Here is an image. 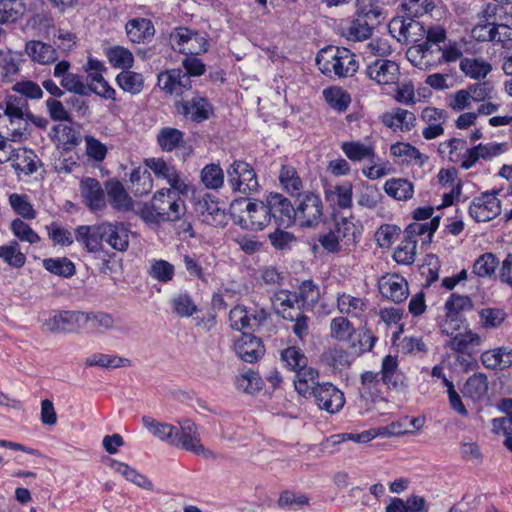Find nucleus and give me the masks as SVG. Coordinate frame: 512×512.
Here are the masks:
<instances>
[{
  "label": "nucleus",
  "mask_w": 512,
  "mask_h": 512,
  "mask_svg": "<svg viewBox=\"0 0 512 512\" xmlns=\"http://www.w3.org/2000/svg\"><path fill=\"white\" fill-rule=\"evenodd\" d=\"M488 389L487 376L484 373H475L467 379L462 393L474 402H481L487 399Z\"/></svg>",
  "instance_id": "4be33fe9"
},
{
  "label": "nucleus",
  "mask_w": 512,
  "mask_h": 512,
  "mask_svg": "<svg viewBox=\"0 0 512 512\" xmlns=\"http://www.w3.org/2000/svg\"><path fill=\"white\" fill-rule=\"evenodd\" d=\"M132 190L136 196H144L153 189V179L147 169L138 167L130 174Z\"/></svg>",
  "instance_id": "4c0bfd02"
},
{
  "label": "nucleus",
  "mask_w": 512,
  "mask_h": 512,
  "mask_svg": "<svg viewBox=\"0 0 512 512\" xmlns=\"http://www.w3.org/2000/svg\"><path fill=\"white\" fill-rule=\"evenodd\" d=\"M118 86L132 95L139 94L144 86V79L140 73L134 71H122L116 77Z\"/></svg>",
  "instance_id": "c03bdc74"
},
{
  "label": "nucleus",
  "mask_w": 512,
  "mask_h": 512,
  "mask_svg": "<svg viewBox=\"0 0 512 512\" xmlns=\"http://www.w3.org/2000/svg\"><path fill=\"white\" fill-rule=\"evenodd\" d=\"M5 115L9 117L11 124H17L21 128V124H25L24 116H29L27 112V103L23 99L10 100L6 104Z\"/></svg>",
  "instance_id": "680f3d73"
},
{
  "label": "nucleus",
  "mask_w": 512,
  "mask_h": 512,
  "mask_svg": "<svg viewBox=\"0 0 512 512\" xmlns=\"http://www.w3.org/2000/svg\"><path fill=\"white\" fill-rule=\"evenodd\" d=\"M386 285L389 287V296L386 295V298H390L395 303H401L407 299L408 283L403 277L396 274L386 276Z\"/></svg>",
  "instance_id": "de8ad7c7"
},
{
  "label": "nucleus",
  "mask_w": 512,
  "mask_h": 512,
  "mask_svg": "<svg viewBox=\"0 0 512 512\" xmlns=\"http://www.w3.org/2000/svg\"><path fill=\"white\" fill-rule=\"evenodd\" d=\"M238 357L247 363H254L264 355V348L259 338L250 333H243L234 344Z\"/></svg>",
  "instance_id": "f3484780"
},
{
  "label": "nucleus",
  "mask_w": 512,
  "mask_h": 512,
  "mask_svg": "<svg viewBox=\"0 0 512 512\" xmlns=\"http://www.w3.org/2000/svg\"><path fill=\"white\" fill-rule=\"evenodd\" d=\"M501 213L500 200L494 193H483L474 198L469 206V215L476 222H488Z\"/></svg>",
  "instance_id": "1a4fd4ad"
},
{
  "label": "nucleus",
  "mask_w": 512,
  "mask_h": 512,
  "mask_svg": "<svg viewBox=\"0 0 512 512\" xmlns=\"http://www.w3.org/2000/svg\"><path fill=\"white\" fill-rule=\"evenodd\" d=\"M84 323H90L96 332L112 330L115 326L114 318L105 312H82L81 325Z\"/></svg>",
  "instance_id": "79ce46f5"
},
{
  "label": "nucleus",
  "mask_w": 512,
  "mask_h": 512,
  "mask_svg": "<svg viewBox=\"0 0 512 512\" xmlns=\"http://www.w3.org/2000/svg\"><path fill=\"white\" fill-rule=\"evenodd\" d=\"M362 388L364 395L371 397L372 401L382 400L381 392L384 385V359L381 361L380 372L367 371L362 374Z\"/></svg>",
  "instance_id": "393cba45"
},
{
  "label": "nucleus",
  "mask_w": 512,
  "mask_h": 512,
  "mask_svg": "<svg viewBox=\"0 0 512 512\" xmlns=\"http://www.w3.org/2000/svg\"><path fill=\"white\" fill-rule=\"evenodd\" d=\"M130 231L122 223L105 222L104 242L111 248L124 252L129 246Z\"/></svg>",
  "instance_id": "aec40b11"
},
{
  "label": "nucleus",
  "mask_w": 512,
  "mask_h": 512,
  "mask_svg": "<svg viewBox=\"0 0 512 512\" xmlns=\"http://www.w3.org/2000/svg\"><path fill=\"white\" fill-rule=\"evenodd\" d=\"M173 311L180 317H190L197 311V306L187 293H179L171 300Z\"/></svg>",
  "instance_id": "774afa93"
},
{
  "label": "nucleus",
  "mask_w": 512,
  "mask_h": 512,
  "mask_svg": "<svg viewBox=\"0 0 512 512\" xmlns=\"http://www.w3.org/2000/svg\"><path fill=\"white\" fill-rule=\"evenodd\" d=\"M175 269L174 266L166 260H152L149 270V275L159 282L167 283L174 277Z\"/></svg>",
  "instance_id": "052dcab7"
},
{
  "label": "nucleus",
  "mask_w": 512,
  "mask_h": 512,
  "mask_svg": "<svg viewBox=\"0 0 512 512\" xmlns=\"http://www.w3.org/2000/svg\"><path fill=\"white\" fill-rule=\"evenodd\" d=\"M80 194L91 211H100L106 207L105 192L97 179L91 177L82 179Z\"/></svg>",
  "instance_id": "2eb2a0df"
},
{
  "label": "nucleus",
  "mask_w": 512,
  "mask_h": 512,
  "mask_svg": "<svg viewBox=\"0 0 512 512\" xmlns=\"http://www.w3.org/2000/svg\"><path fill=\"white\" fill-rule=\"evenodd\" d=\"M25 52L33 61L43 65L53 63L58 58L57 51L53 46L37 40L28 41L25 45Z\"/></svg>",
  "instance_id": "b1692460"
},
{
  "label": "nucleus",
  "mask_w": 512,
  "mask_h": 512,
  "mask_svg": "<svg viewBox=\"0 0 512 512\" xmlns=\"http://www.w3.org/2000/svg\"><path fill=\"white\" fill-rule=\"evenodd\" d=\"M500 262L493 253H484L480 255L474 262L473 273L479 277L492 276Z\"/></svg>",
  "instance_id": "8fccbe9b"
},
{
  "label": "nucleus",
  "mask_w": 512,
  "mask_h": 512,
  "mask_svg": "<svg viewBox=\"0 0 512 512\" xmlns=\"http://www.w3.org/2000/svg\"><path fill=\"white\" fill-rule=\"evenodd\" d=\"M105 235V222L97 225H81L75 229V239L90 253L102 250Z\"/></svg>",
  "instance_id": "4468645a"
},
{
  "label": "nucleus",
  "mask_w": 512,
  "mask_h": 512,
  "mask_svg": "<svg viewBox=\"0 0 512 512\" xmlns=\"http://www.w3.org/2000/svg\"><path fill=\"white\" fill-rule=\"evenodd\" d=\"M323 95L330 107L340 112L345 111L351 102L350 95L341 88L325 89Z\"/></svg>",
  "instance_id": "bf43d9fd"
},
{
  "label": "nucleus",
  "mask_w": 512,
  "mask_h": 512,
  "mask_svg": "<svg viewBox=\"0 0 512 512\" xmlns=\"http://www.w3.org/2000/svg\"><path fill=\"white\" fill-rule=\"evenodd\" d=\"M9 203L13 210L24 219L36 218V211L26 194L13 193L9 196Z\"/></svg>",
  "instance_id": "603ef678"
},
{
  "label": "nucleus",
  "mask_w": 512,
  "mask_h": 512,
  "mask_svg": "<svg viewBox=\"0 0 512 512\" xmlns=\"http://www.w3.org/2000/svg\"><path fill=\"white\" fill-rule=\"evenodd\" d=\"M386 94L401 104L412 105L415 103L414 85L411 81L397 82L388 85Z\"/></svg>",
  "instance_id": "c9c22d12"
},
{
  "label": "nucleus",
  "mask_w": 512,
  "mask_h": 512,
  "mask_svg": "<svg viewBox=\"0 0 512 512\" xmlns=\"http://www.w3.org/2000/svg\"><path fill=\"white\" fill-rule=\"evenodd\" d=\"M179 425V428L176 427L173 446L180 447L196 455H203L206 458L214 457L213 453L206 450L201 444L197 427L192 421L185 419L179 422Z\"/></svg>",
  "instance_id": "423d86ee"
},
{
  "label": "nucleus",
  "mask_w": 512,
  "mask_h": 512,
  "mask_svg": "<svg viewBox=\"0 0 512 512\" xmlns=\"http://www.w3.org/2000/svg\"><path fill=\"white\" fill-rule=\"evenodd\" d=\"M294 387L299 395L308 397L314 394L318 385L319 373L312 367H305L295 372Z\"/></svg>",
  "instance_id": "5701e85b"
},
{
  "label": "nucleus",
  "mask_w": 512,
  "mask_h": 512,
  "mask_svg": "<svg viewBox=\"0 0 512 512\" xmlns=\"http://www.w3.org/2000/svg\"><path fill=\"white\" fill-rule=\"evenodd\" d=\"M201 181L209 189H219L224 183V172L218 164H208L201 171Z\"/></svg>",
  "instance_id": "3c124183"
},
{
  "label": "nucleus",
  "mask_w": 512,
  "mask_h": 512,
  "mask_svg": "<svg viewBox=\"0 0 512 512\" xmlns=\"http://www.w3.org/2000/svg\"><path fill=\"white\" fill-rule=\"evenodd\" d=\"M26 11L23 0H0V23H13Z\"/></svg>",
  "instance_id": "58836bf2"
},
{
  "label": "nucleus",
  "mask_w": 512,
  "mask_h": 512,
  "mask_svg": "<svg viewBox=\"0 0 512 512\" xmlns=\"http://www.w3.org/2000/svg\"><path fill=\"white\" fill-rule=\"evenodd\" d=\"M126 33L133 43H144L150 40L154 33V25L151 20L146 18H134L127 22Z\"/></svg>",
  "instance_id": "412c9836"
},
{
  "label": "nucleus",
  "mask_w": 512,
  "mask_h": 512,
  "mask_svg": "<svg viewBox=\"0 0 512 512\" xmlns=\"http://www.w3.org/2000/svg\"><path fill=\"white\" fill-rule=\"evenodd\" d=\"M250 319V312L244 306H235L229 312L230 327L234 330H252Z\"/></svg>",
  "instance_id": "338daca9"
},
{
  "label": "nucleus",
  "mask_w": 512,
  "mask_h": 512,
  "mask_svg": "<svg viewBox=\"0 0 512 512\" xmlns=\"http://www.w3.org/2000/svg\"><path fill=\"white\" fill-rule=\"evenodd\" d=\"M323 216V203L318 194H300L295 204V220L302 227L317 226Z\"/></svg>",
  "instance_id": "39448f33"
},
{
  "label": "nucleus",
  "mask_w": 512,
  "mask_h": 512,
  "mask_svg": "<svg viewBox=\"0 0 512 512\" xmlns=\"http://www.w3.org/2000/svg\"><path fill=\"white\" fill-rule=\"evenodd\" d=\"M316 404L328 413H336L344 406L343 393L331 383L318 385L313 394Z\"/></svg>",
  "instance_id": "ddd939ff"
},
{
  "label": "nucleus",
  "mask_w": 512,
  "mask_h": 512,
  "mask_svg": "<svg viewBox=\"0 0 512 512\" xmlns=\"http://www.w3.org/2000/svg\"><path fill=\"white\" fill-rule=\"evenodd\" d=\"M261 378L252 370H249L236 377L235 386L237 390L245 393H255L261 389Z\"/></svg>",
  "instance_id": "69168bd1"
},
{
  "label": "nucleus",
  "mask_w": 512,
  "mask_h": 512,
  "mask_svg": "<svg viewBox=\"0 0 512 512\" xmlns=\"http://www.w3.org/2000/svg\"><path fill=\"white\" fill-rule=\"evenodd\" d=\"M81 311L56 312L43 321L42 329L53 334L76 333L81 328Z\"/></svg>",
  "instance_id": "0eeeda50"
},
{
  "label": "nucleus",
  "mask_w": 512,
  "mask_h": 512,
  "mask_svg": "<svg viewBox=\"0 0 512 512\" xmlns=\"http://www.w3.org/2000/svg\"><path fill=\"white\" fill-rule=\"evenodd\" d=\"M142 423L151 434L161 441L167 442L171 445L175 442L176 426L159 422L149 416H144L142 418Z\"/></svg>",
  "instance_id": "2f4dec72"
},
{
  "label": "nucleus",
  "mask_w": 512,
  "mask_h": 512,
  "mask_svg": "<svg viewBox=\"0 0 512 512\" xmlns=\"http://www.w3.org/2000/svg\"><path fill=\"white\" fill-rule=\"evenodd\" d=\"M271 302L284 319H292L293 313L296 312L294 306L299 304L297 293H291L287 290L274 293Z\"/></svg>",
  "instance_id": "c85d7f7f"
},
{
  "label": "nucleus",
  "mask_w": 512,
  "mask_h": 512,
  "mask_svg": "<svg viewBox=\"0 0 512 512\" xmlns=\"http://www.w3.org/2000/svg\"><path fill=\"white\" fill-rule=\"evenodd\" d=\"M105 70L102 63L95 59H89L86 65L87 78L89 80L88 88L100 97L107 100L116 99V91L104 79L102 72Z\"/></svg>",
  "instance_id": "9b49d317"
},
{
  "label": "nucleus",
  "mask_w": 512,
  "mask_h": 512,
  "mask_svg": "<svg viewBox=\"0 0 512 512\" xmlns=\"http://www.w3.org/2000/svg\"><path fill=\"white\" fill-rule=\"evenodd\" d=\"M0 258L15 268H21L26 262V256L20 251L17 241H11L8 245L0 246Z\"/></svg>",
  "instance_id": "5fc2aeb1"
},
{
  "label": "nucleus",
  "mask_w": 512,
  "mask_h": 512,
  "mask_svg": "<svg viewBox=\"0 0 512 512\" xmlns=\"http://www.w3.org/2000/svg\"><path fill=\"white\" fill-rule=\"evenodd\" d=\"M413 193V184L407 179L392 178L386 181V194L396 200H408Z\"/></svg>",
  "instance_id": "37998d69"
},
{
  "label": "nucleus",
  "mask_w": 512,
  "mask_h": 512,
  "mask_svg": "<svg viewBox=\"0 0 512 512\" xmlns=\"http://www.w3.org/2000/svg\"><path fill=\"white\" fill-rule=\"evenodd\" d=\"M416 244V239H408L405 236L404 240L396 248L393 259L399 264H412L416 254Z\"/></svg>",
  "instance_id": "0e129e2a"
},
{
  "label": "nucleus",
  "mask_w": 512,
  "mask_h": 512,
  "mask_svg": "<svg viewBox=\"0 0 512 512\" xmlns=\"http://www.w3.org/2000/svg\"><path fill=\"white\" fill-rule=\"evenodd\" d=\"M42 264L48 272L64 278H70L76 272L74 263L67 257L46 258Z\"/></svg>",
  "instance_id": "a19ab883"
},
{
  "label": "nucleus",
  "mask_w": 512,
  "mask_h": 512,
  "mask_svg": "<svg viewBox=\"0 0 512 512\" xmlns=\"http://www.w3.org/2000/svg\"><path fill=\"white\" fill-rule=\"evenodd\" d=\"M111 467L126 480L132 482L140 488L152 491L154 489L153 483L145 475L139 473L129 465L113 460Z\"/></svg>",
  "instance_id": "473e14b6"
},
{
  "label": "nucleus",
  "mask_w": 512,
  "mask_h": 512,
  "mask_svg": "<svg viewBox=\"0 0 512 512\" xmlns=\"http://www.w3.org/2000/svg\"><path fill=\"white\" fill-rule=\"evenodd\" d=\"M86 365L102 368H120L130 366L131 362L129 359L117 355L95 353L86 359Z\"/></svg>",
  "instance_id": "49530a36"
},
{
  "label": "nucleus",
  "mask_w": 512,
  "mask_h": 512,
  "mask_svg": "<svg viewBox=\"0 0 512 512\" xmlns=\"http://www.w3.org/2000/svg\"><path fill=\"white\" fill-rule=\"evenodd\" d=\"M180 106L182 113L196 123L207 120L213 111L208 100L199 94H195L190 100L181 102Z\"/></svg>",
  "instance_id": "a211bd4d"
},
{
  "label": "nucleus",
  "mask_w": 512,
  "mask_h": 512,
  "mask_svg": "<svg viewBox=\"0 0 512 512\" xmlns=\"http://www.w3.org/2000/svg\"><path fill=\"white\" fill-rule=\"evenodd\" d=\"M175 39H177L178 44H189L192 41H195L199 44V48L195 49L193 45L188 48L191 54H199L200 52H206L208 49V43L206 40L199 36L198 33L188 29V28H179L177 29L175 35Z\"/></svg>",
  "instance_id": "6e6d98bb"
},
{
  "label": "nucleus",
  "mask_w": 512,
  "mask_h": 512,
  "mask_svg": "<svg viewBox=\"0 0 512 512\" xmlns=\"http://www.w3.org/2000/svg\"><path fill=\"white\" fill-rule=\"evenodd\" d=\"M482 343L481 337L467 331L465 333H459L455 335L449 342V347L456 352H467L470 347L479 346Z\"/></svg>",
  "instance_id": "4d7b16f0"
},
{
  "label": "nucleus",
  "mask_w": 512,
  "mask_h": 512,
  "mask_svg": "<svg viewBox=\"0 0 512 512\" xmlns=\"http://www.w3.org/2000/svg\"><path fill=\"white\" fill-rule=\"evenodd\" d=\"M281 360L291 371H298L307 367V357L302 350L296 346L288 347L281 352Z\"/></svg>",
  "instance_id": "864d4df0"
},
{
  "label": "nucleus",
  "mask_w": 512,
  "mask_h": 512,
  "mask_svg": "<svg viewBox=\"0 0 512 512\" xmlns=\"http://www.w3.org/2000/svg\"><path fill=\"white\" fill-rule=\"evenodd\" d=\"M334 228L331 229L335 232L336 237L342 241L348 248H351L357 242V238L359 237V229L356 224L353 222L352 218L341 217L334 218Z\"/></svg>",
  "instance_id": "cd10ccee"
},
{
  "label": "nucleus",
  "mask_w": 512,
  "mask_h": 512,
  "mask_svg": "<svg viewBox=\"0 0 512 512\" xmlns=\"http://www.w3.org/2000/svg\"><path fill=\"white\" fill-rule=\"evenodd\" d=\"M145 165L148 167L157 178L166 180L171 188L186 194L188 192V185L180 177L176 168L168 164L162 158H148L145 160Z\"/></svg>",
  "instance_id": "9d476101"
},
{
  "label": "nucleus",
  "mask_w": 512,
  "mask_h": 512,
  "mask_svg": "<svg viewBox=\"0 0 512 512\" xmlns=\"http://www.w3.org/2000/svg\"><path fill=\"white\" fill-rule=\"evenodd\" d=\"M279 181L290 194H298L302 189V180L296 169L290 164H283L279 172Z\"/></svg>",
  "instance_id": "a18cd8bd"
},
{
  "label": "nucleus",
  "mask_w": 512,
  "mask_h": 512,
  "mask_svg": "<svg viewBox=\"0 0 512 512\" xmlns=\"http://www.w3.org/2000/svg\"><path fill=\"white\" fill-rule=\"evenodd\" d=\"M105 188L108 200L114 209L126 211L131 208L132 200L121 182L118 180H108L105 184Z\"/></svg>",
  "instance_id": "bb28decb"
},
{
  "label": "nucleus",
  "mask_w": 512,
  "mask_h": 512,
  "mask_svg": "<svg viewBox=\"0 0 512 512\" xmlns=\"http://www.w3.org/2000/svg\"><path fill=\"white\" fill-rule=\"evenodd\" d=\"M265 205H267L270 220L273 219L278 226L287 228L294 223L295 206L282 194L270 193L266 198Z\"/></svg>",
  "instance_id": "6e6552de"
},
{
  "label": "nucleus",
  "mask_w": 512,
  "mask_h": 512,
  "mask_svg": "<svg viewBox=\"0 0 512 512\" xmlns=\"http://www.w3.org/2000/svg\"><path fill=\"white\" fill-rule=\"evenodd\" d=\"M244 203H246V199L239 198L232 201L230 205L231 215L235 224L247 230L258 231L270 223L269 211L264 202H249L246 204L245 214L237 215L238 207Z\"/></svg>",
  "instance_id": "f03ea898"
},
{
  "label": "nucleus",
  "mask_w": 512,
  "mask_h": 512,
  "mask_svg": "<svg viewBox=\"0 0 512 512\" xmlns=\"http://www.w3.org/2000/svg\"><path fill=\"white\" fill-rule=\"evenodd\" d=\"M195 211L203 223L215 227L225 224V212L220 208L218 200L210 194H205L196 201Z\"/></svg>",
  "instance_id": "f8f14e48"
},
{
  "label": "nucleus",
  "mask_w": 512,
  "mask_h": 512,
  "mask_svg": "<svg viewBox=\"0 0 512 512\" xmlns=\"http://www.w3.org/2000/svg\"><path fill=\"white\" fill-rule=\"evenodd\" d=\"M416 122L414 113L402 108H396L391 114L389 119L386 118V127L394 131L400 130L402 132L410 131Z\"/></svg>",
  "instance_id": "72a5a7b5"
},
{
  "label": "nucleus",
  "mask_w": 512,
  "mask_h": 512,
  "mask_svg": "<svg viewBox=\"0 0 512 512\" xmlns=\"http://www.w3.org/2000/svg\"><path fill=\"white\" fill-rule=\"evenodd\" d=\"M440 225V217H432L430 222L419 223L415 222L410 224L405 229V235L408 239H415L416 236H422L427 234V237L423 240V244L431 243L434 232Z\"/></svg>",
  "instance_id": "e433bc0d"
},
{
  "label": "nucleus",
  "mask_w": 512,
  "mask_h": 512,
  "mask_svg": "<svg viewBox=\"0 0 512 512\" xmlns=\"http://www.w3.org/2000/svg\"><path fill=\"white\" fill-rule=\"evenodd\" d=\"M227 182L234 192L243 195L252 194L259 189L254 168L247 162L235 160L226 170Z\"/></svg>",
  "instance_id": "20e7f679"
},
{
  "label": "nucleus",
  "mask_w": 512,
  "mask_h": 512,
  "mask_svg": "<svg viewBox=\"0 0 512 512\" xmlns=\"http://www.w3.org/2000/svg\"><path fill=\"white\" fill-rule=\"evenodd\" d=\"M156 139L162 151L172 152L184 144V133L173 127H163L159 130Z\"/></svg>",
  "instance_id": "c756f323"
},
{
  "label": "nucleus",
  "mask_w": 512,
  "mask_h": 512,
  "mask_svg": "<svg viewBox=\"0 0 512 512\" xmlns=\"http://www.w3.org/2000/svg\"><path fill=\"white\" fill-rule=\"evenodd\" d=\"M352 189L350 182L325 187V199L331 206L341 209L350 208L352 205Z\"/></svg>",
  "instance_id": "6ab92c4d"
},
{
  "label": "nucleus",
  "mask_w": 512,
  "mask_h": 512,
  "mask_svg": "<svg viewBox=\"0 0 512 512\" xmlns=\"http://www.w3.org/2000/svg\"><path fill=\"white\" fill-rule=\"evenodd\" d=\"M397 366V357L386 355V386L399 391L404 387V376L396 371Z\"/></svg>",
  "instance_id": "e2e57ef3"
},
{
  "label": "nucleus",
  "mask_w": 512,
  "mask_h": 512,
  "mask_svg": "<svg viewBox=\"0 0 512 512\" xmlns=\"http://www.w3.org/2000/svg\"><path fill=\"white\" fill-rule=\"evenodd\" d=\"M107 57L113 67L120 69H130L134 63L131 51L122 46L110 48L107 52Z\"/></svg>",
  "instance_id": "13d9d810"
},
{
  "label": "nucleus",
  "mask_w": 512,
  "mask_h": 512,
  "mask_svg": "<svg viewBox=\"0 0 512 512\" xmlns=\"http://www.w3.org/2000/svg\"><path fill=\"white\" fill-rule=\"evenodd\" d=\"M158 86L168 94L181 95L191 89L189 76L180 69L161 72L158 75Z\"/></svg>",
  "instance_id": "dca6fc26"
},
{
  "label": "nucleus",
  "mask_w": 512,
  "mask_h": 512,
  "mask_svg": "<svg viewBox=\"0 0 512 512\" xmlns=\"http://www.w3.org/2000/svg\"><path fill=\"white\" fill-rule=\"evenodd\" d=\"M482 364L491 370L506 369L512 365V349L500 347L481 354Z\"/></svg>",
  "instance_id": "a878e982"
},
{
  "label": "nucleus",
  "mask_w": 512,
  "mask_h": 512,
  "mask_svg": "<svg viewBox=\"0 0 512 512\" xmlns=\"http://www.w3.org/2000/svg\"><path fill=\"white\" fill-rule=\"evenodd\" d=\"M373 23L367 22L365 17L357 13L356 17L349 23L347 30V37L353 40H363L371 35Z\"/></svg>",
  "instance_id": "09e8293b"
},
{
  "label": "nucleus",
  "mask_w": 512,
  "mask_h": 512,
  "mask_svg": "<svg viewBox=\"0 0 512 512\" xmlns=\"http://www.w3.org/2000/svg\"><path fill=\"white\" fill-rule=\"evenodd\" d=\"M179 194L182 193L173 188L161 189L154 194L152 209L161 221H176L184 214L185 205Z\"/></svg>",
  "instance_id": "7ed1b4c3"
},
{
  "label": "nucleus",
  "mask_w": 512,
  "mask_h": 512,
  "mask_svg": "<svg viewBox=\"0 0 512 512\" xmlns=\"http://www.w3.org/2000/svg\"><path fill=\"white\" fill-rule=\"evenodd\" d=\"M403 331V326L400 325L398 330L393 332L392 335V348L396 346H400L401 350L404 354H417L424 353L427 351L426 344L422 340V338L417 337H405L398 344L397 341L399 339L400 334Z\"/></svg>",
  "instance_id": "ea45409f"
},
{
  "label": "nucleus",
  "mask_w": 512,
  "mask_h": 512,
  "mask_svg": "<svg viewBox=\"0 0 512 512\" xmlns=\"http://www.w3.org/2000/svg\"><path fill=\"white\" fill-rule=\"evenodd\" d=\"M319 70L327 76L351 77L358 70L355 55L347 48L328 46L316 57Z\"/></svg>",
  "instance_id": "f257e3e1"
},
{
  "label": "nucleus",
  "mask_w": 512,
  "mask_h": 512,
  "mask_svg": "<svg viewBox=\"0 0 512 512\" xmlns=\"http://www.w3.org/2000/svg\"><path fill=\"white\" fill-rule=\"evenodd\" d=\"M460 70L471 79L481 80L492 71V65L481 58H463Z\"/></svg>",
  "instance_id": "7c9ffc66"
},
{
  "label": "nucleus",
  "mask_w": 512,
  "mask_h": 512,
  "mask_svg": "<svg viewBox=\"0 0 512 512\" xmlns=\"http://www.w3.org/2000/svg\"><path fill=\"white\" fill-rule=\"evenodd\" d=\"M337 308L341 314L359 318L366 310L363 299L350 294H340L337 298Z\"/></svg>",
  "instance_id": "f704fd0d"
}]
</instances>
